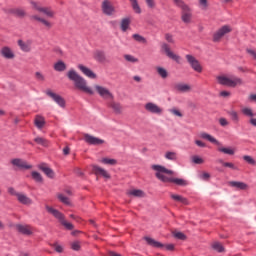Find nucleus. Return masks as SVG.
<instances>
[{
	"instance_id": "0e129e2a",
	"label": "nucleus",
	"mask_w": 256,
	"mask_h": 256,
	"mask_svg": "<svg viewBox=\"0 0 256 256\" xmlns=\"http://www.w3.org/2000/svg\"><path fill=\"white\" fill-rule=\"evenodd\" d=\"M145 1H146L147 6L150 9H154V7H155V0H145Z\"/></svg>"
},
{
	"instance_id": "ddd939ff",
	"label": "nucleus",
	"mask_w": 256,
	"mask_h": 256,
	"mask_svg": "<svg viewBox=\"0 0 256 256\" xmlns=\"http://www.w3.org/2000/svg\"><path fill=\"white\" fill-rule=\"evenodd\" d=\"M84 141L88 145H103V143H105V140L97 138L90 134H84Z\"/></svg>"
},
{
	"instance_id": "7ed1b4c3",
	"label": "nucleus",
	"mask_w": 256,
	"mask_h": 256,
	"mask_svg": "<svg viewBox=\"0 0 256 256\" xmlns=\"http://www.w3.org/2000/svg\"><path fill=\"white\" fill-rule=\"evenodd\" d=\"M217 82L219 85H223L224 87H239V85H243V80L237 76H227V75H220L217 76Z\"/></svg>"
},
{
	"instance_id": "6ab92c4d",
	"label": "nucleus",
	"mask_w": 256,
	"mask_h": 256,
	"mask_svg": "<svg viewBox=\"0 0 256 256\" xmlns=\"http://www.w3.org/2000/svg\"><path fill=\"white\" fill-rule=\"evenodd\" d=\"M0 55L4 59H15V53L9 46H4L0 49Z\"/></svg>"
},
{
	"instance_id": "20e7f679",
	"label": "nucleus",
	"mask_w": 256,
	"mask_h": 256,
	"mask_svg": "<svg viewBox=\"0 0 256 256\" xmlns=\"http://www.w3.org/2000/svg\"><path fill=\"white\" fill-rule=\"evenodd\" d=\"M46 210L48 211V213L53 215V217L58 219L61 225H63V227H65V229H67L68 231H73V229H75V226L71 224V222H68L67 220H65V215H63V213H61L59 210L50 206H46Z\"/></svg>"
},
{
	"instance_id": "9b49d317",
	"label": "nucleus",
	"mask_w": 256,
	"mask_h": 256,
	"mask_svg": "<svg viewBox=\"0 0 256 256\" xmlns=\"http://www.w3.org/2000/svg\"><path fill=\"white\" fill-rule=\"evenodd\" d=\"M101 9L102 13H104V15H107L108 17H111L115 14V6H113L111 1L109 0H103Z\"/></svg>"
},
{
	"instance_id": "49530a36",
	"label": "nucleus",
	"mask_w": 256,
	"mask_h": 256,
	"mask_svg": "<svg viewBox=\"0 0 256 256\" xmlns=\"http://www.w3.org/2000/svg\"><path fill=\"white\" fill-rule=\"evenodd\" d=\"M32 179L36 181L37 183H42L43 182V176L39 172H32Z\"/></svg>"
},
{
	"instance_id": "f257e3e1",
	"label": "nucleus",
	"mask_w": 256,
	"mask_h": 256,
	"mask_svg": "<svg viewBox=\"0 0 256 256\" xmlns=\"http://www.w3.org/2000/svg\"><path fill=\"white\" fill-rule=\"evenodd\" d=\"M153 171H156L155 176L162 181V183H174L179 187H187L189 182L183 178H171L167 177L166 175H173V171L165 168V166L161 165H152Z\"/></svg>"
},
{
	"instance_id": "1a4fd4ad",
	"label": "nucleus",
	"mask_w": 256,
	"mask_h": 256,
	"mask_svg": "<svg viewBox=\"0 0 256 256\" xmlns=\"http://www.w3.org/2000/svg\"><path fill=\"white\" fill-rule=\"evenodd\" d=\"M161 49L162 51H164L169 59H172V61H175L176 63H181V56L175 54L169 47V44L162 43Z\"/></svg>"
},
{
	"instance_id": "69168bd1",
	"label": "nucleus",
	"mask_w": 256,
	"mask_h": 256,
	"mask_svg": "<svg viewBox=\"0 0 256 256\" xmlns=\"http://www.w3.org/2000/svg\"><path fill=\"white\" fill-rule=\"evenodd\" d=\"M223 167H228L229 169H237V167H235V164L231 162L223 163Z\"/></svg>"
},
{
	"instance_id": "7c9ffc66",
	"label": "nucleus",
	"mask_w": 256,
	"mask_h": 256,
	"mask_svg": "<svg viewBox=\"0 0 256 256\" xmlns=\"http://www.w3.org/2000/svg\"><path fill=\"white\" fill-rule=\"evenodd\" d=\"M18 45L21 51H24V53H29V51H31V42H23V40H18Z\"/></svg>"
},
{
	"instance_id": "cd10ccee",
	"label": "nucleus",
	"mask_w": 256,
	"mask_h": 256,
	"mask_svg": "<svg viewBox=\"0 0 256 256\" xmlns=\"http://www.w3.org/2000/svg\"><path fill=\"white\" fill-rule=\"evenodd\" d=\"M174 88L176 91H181L182 93H188V91H191V86L185 83H177Z\"/></svg>"
},
{
	"instance_id": "2f4dec72",
	"label": "nucleus",
	"mask_w": 256,
	"mask_h": 256,
	"mask_svg": "<svg viewBox=\"0 0 256 256\" xmlns=\"http://www.w3.org/2000/svg\"><path fill=\"white\" fill-rule=\"evenodd\" d=\"M144 239L151 247H156L157 249H161L163 247V244H161V242H158L153 238L145 237Z\"/></svg>"
},
{
	"instance_id": "423d86ee",
	"label": "nucleus",
	"mask_w": 256,
	"mask_h": 256,
	"mask_svg": "<svg viewBox=\"0 0 256 256\" xmlns=\"http://www.w3.org/2000/svg\"><path fill=\"white\" fill-rule=\"evenodd\" d=\"M31 8L38 13H43L49 19L55 18V11L51 7H43L39 1H30Z\"/></svg>"
},
{
	"instance_id": "bf43d9fd",
	"label": "nucleus",
	"mask_w": 256,
	"mask_h": 256,
	"mask_svg": "<svg viewBox=\"0 0 256 256\" xmlns=\"http://www.w3.org/2000/svg\"><path fill=\"white\" fill-rule=\"evenodd\" d=\"M165 39L168 43L175 44V38L171 34H165Z\"/></svg>"
},
{
	"instance_id": "aec40b11",
	"label": "nucleus",
	"mask_w": 256,
	"mask_h": 256,
	"mask_svg": "<svg viewBox=\"0 0 256 256\" xmlns=\"http://www.w3.org/2000/svg\"><path fill=\"white\" fill-rule=\"evenodd\" d=\"M92 171L95 175H101L104 179H111V175L107 170L99 167L98 165H92Z\"/></svg>"
},
{
	"instance_id": "72a5a7b5",
	"label": "nucleus",
	"mask_w": 256,
	"mask_h": 256,
	"mask_svg": "<svg viewBox=\"0 0 256 256\" xmlns=\"http://www.w3.org/2000/svg\"><path fill=\"white\" fill-rule=\"evenodd\" d=\"M54 69L61 73L67 70V64H65V62H63L62 60H59L54 64Z\"/></svg>"
},
{
	"instance_id": "603ef678",
	"label": "nucleus",
	"mask_w": 256,
	"mask_h": 256,
	"mask_svg": "<svg viewBox=\"0 0 256 256\" xmlns=\"http://www.w3.org/2000/svg\"><path fill=\"white\" fill-rule=\"evenodd\" d=\"M244 161H246V163H248L249 165H256V161L255 159H253V157L249 156V155H245L243 156Z\"/></svg>"
},
{
	"instance_id": "ea45409f",
	"label": "nucleus",
	"mask_w": 256,
	"mask_h": 256,
	"mask_svg": "<svg viewBox=\"0 0 256 256\" xmlns=\"http://www.w3.org/2000/svg\"><path fill=\"white\" fill-rule=\"evenodd\" d=\"M212 249H214V251H217L218 253H223V251H225V247H223V244H221L220 242L212 243Z\"/></svg>"
},
{
	"instance_id": "37998d69",
	"label": "nucleus",
	"mask_w": 256,
	"mask_h": 256,
	"mask_svg": "<svg viewBox=\"0 0 256 256\" xmlns=\"http://www.w3.org/2000/svg\"><path fill=\"white\" fill-rule=\"evenodd\" d=\"M218 151H220V153H224L225 155H235V150L232 148L221 147L218 148Z\"/></svg>"
},
{
	"instance_id": "8fccbe9b",
	"label": "nucleus",
	"mask_w": 256,
	"mask_h": 256,
	"mask_svg": "<svg viewBox=\"0 0 256 256\" xmlns=\"http://www.w3.org/2000/svg\"><path fill=\"white\" fill-rule=\"evenodd\" d=\"M199 7L202 9V11H207L209 2L207 0H199Z\"/></svg>"
},
{
	"instance_id": "2eb2a0df",
	"label": "nucleus",
	"mask_w": 256,
	"mask_h": 256,
	"mask_svg": "<svg viewBox=\"0 0 256 256\" xmlns=\"http://www.w3.org/2000/svg\"><path fill=\"white\" fill-rule=\"evenodd\" d=\"M95 91L100 95V97H113V93L111 90L105 86H101L99 84L94 85Z\"/></svg>"
},
{
	"instance_id": "c85d7f7f",
	"label": "nucleus",
	"mask_w": 256,
	"mask_h": 256,
	"mask_svg": "<svg viewBox=\"0 0 256 256\" xmlns=\"http://www.w3.org/2000/svg\"><path fill=\"white\" fill-rule=\"evenodd\" d=\"M170 197H171V199H173V201L182 203V205H189V200L181 195L171 194Z\"/></svg>"
},
{
	"instance_id": "774afa93",
	"label": "nucleus",
	"mask_w": 256,
	"mask_h": 256,
	"mask_svg": "<svg viewBox=\"0 0 256 256\" xmlns=\"http://www.w3.org/2000/svg\"><path fill=\"white\" fill-rule=\"evenodd\" d=\"M45 95H47L48 97H57L51 89L46 90Z\"/></svg>"
},
{
	"instance_id": "13d9d810",
	"label": "nucleus",
	"mask_w": 256,
	"mask_h": 256,
	"mask_svg": "<svg viewBox=\"0 0 256 256\" xmlns=\"http://www.w3.org/2000/svg\"><path fill=\"white\" fill-rule=\"evenodd\" d=\"M200 179H202L203 181H209V179H211V174H209L207 172H203L200 175Z\"/></svg>"
},
{
	"instance_id": "f8f14e48",
	"label": "nucleus",
	"mask_w": 256,
	"mask_h": 256,
	"mask_svg": "<svg viewBox=\"0 0 256 256\" xmlns=\"http://www.w3.org/2000/svg\"><path fill=\"white\" fill-rule=\"evenodd\" d=\"M144 108L148 113H152L153 115H163V108L153 102L146 103Z\"/></svg>"
},
{
	"instance_id": "dca6fc26",
	"label": "nucleus",
	"mask_w": 256,
	"mask_h": 256,
	"mask_svg": "<svg viewBox=\"0 0 256 256\" xmlns=\"http://www.w3.org/2000/svg\"><path fill=\"white\" fill-rule=\"evenodd\" d=\"M78 69L83 73V75H85V77H88V79H97V74H95V72H93L89 67L79 64Z\"/></svg>"
},
{
	"instance_id": "79ce46f5",
	"label": "nucleus",
	"mask_w": 256,
	"mask_h": 256,
	"mask_svg": "<svg viewBox=\"0 0 256 256\" xmlns=\"http://www.w3.org/2000/svg\"><path fill=\"white\" fill-rule=\"evenodd\" d=\"M52 99H53L54 103H57V105H59V107H65V105H66L65 98L53 97Z\"/></svg>"
},
{
	"instance_id": "6e6d98bb",
	"label": "nucleus",
	"mask_w": 256,
	"mask_h": 256,
	"mask_svg": "<svg viewBox=\"0 0 256 256\" xmlns=\"http://www.w3.org/2000/svg\"><path fill=\"white\" fill-rule=\"evenodd\" d=\"M218 123H219V125H221V127H228L229 120L222 117V118H219Z\"/></svg>"
},
{
	"instance_id": "9d476101",
	"label": "nucleus",
	"mask_w": 256,
	"mask_h": 256,
	"mask_svg": "<svg viewBox=\"0 0 256 256\" xmlns=\"http://www.w3.org/2000/svg\"><path fill=\"white\" fill-rule=\"evenodd\" d=\"M11 165L13 167H17L18 169L27 171L29 169H33V165L29 164L27 161L21 159V158H14L11 160Z\"/></svg>"
},
{
	"instance_id": "393cba45",
	"label": "nucleus",
	"mask_w": 256,
	"mask_h": 256,
	"mask_svg": "<svg viewBox=\"0 0 256 256\" xmlns=\"http://www.w3.org/2000/svg\"><path fill=\"white\" fill-rule=\"evenodd\" d=\"M93 58L95 59V61H98V63H105L107 59L105 56V52H103L102 50H95L93 53Z\"/></svg>"
},
{
	"instance_id": "a211bd4d",
	"label": "nucleus",
	"mask_w": 256,
	"mask_h": 256,
	"mask_svg": "<svg viewBox=\"0 0 256 256\" xmlns=\"http://www.w3.org/2000/svg\"><path fill=\"white\" fill-rule=\"evenodd\" d=\"M16 231L22 235H33V227L29 225L16 224Z\"/></svg>"
},
{
	"instance_id": "c03bdc74",
	"label": "nucleus",
	"mask_w": 256,
	"mask_h": 256,
	"mask_svg": "<svg viewBox=\"0 0 256 256\" xmlns=\"http://www.w3.org/2000/svg\"><path fill=\"white\" fill-rule=\"evenodd\" d=\"M100 163H103L104 165H115L117 163V160L111 158H102L100 160Z\"/></svg>"
},
{
	"instance_id": "e2e57ef3",
	"label": "nucleus",
	"mask_w": 256,
	"mask_h": 256,
	"mask_svg": "<svg viewBox=\"0 0 256 256\" xmlns=\"http://www.w3.org/2000/svg\"><path fill=\"white\" fill-rule=\"evenodd\" d=\"M8 193L10 195H13L14 197H17V195H19V192L15 191V188L13 187L8 188Z\"/></svg>"
},
{
	"instance_id": "473e14b6",
	"label": "nucleus",
	"mask_w": 256,
	"mask_h": 256,
	"mask_svg": "<svg viewBox=\"0 0 256 256\" xmlns=\"http://www.w3.org/2000/svg\"><path fill=\"white\" fill-rule=\"evenodd\" d=\"M128 195H130V197L143 198V197H145V192L143 190H139V189H132V190L128 191Z\"/></svg>"
},
{
	"instance_id": "bb28decb",
	"label": "nucleus",
	"mask_w": 256,
	"mask_h": 256,
	"mask_svg": "<svg viewBox=\"0 0 256 256\" xmlns=\"http://www.w3.org/2000/svg\"><path fill=\"white\" fill-rule=\"evenodd\" d=\"M34 125L37 129H43V127H45V118L41 115H36Z\"/></svg>"
},
{
	"instance_id": "680f3d73",
	"label": "nucleus",
	"mask_w": 256,
	"mask_h": 256,
	"mask_svg": "<svg viewBox=\"0 0 256 256\" xmlns=\"http://www.w3.org/2000/svg\"><path fill=\"white\" fill-rule=\"evenodd\" d=\"M35 77L37 81H45V76L41 72H36Z\"/></svg>"
},
{
	"instance_id": "3c124183",
	"label": "nucleus",
	"mask_w": 256,
	"mask_h": 256,
	"mask_svg": "<svg viewBox=\"0 0 256 256\" xmlns=\"http://www.w3.org/2000/svg\"><path fill=\"white\" fill-rule=\"evenodd\" d=\"M192 161L193 163H195V165H203V163H205V160H203V158L195 155L192 157Z\"/></svg>"
},
{
	"instance_id": "4468645a",
	"label": "nucleus",
	"mask_w": 256,
	"mask_h": 256,
	"mask_svg": "<svg viewBox=\"0 0 256 256\" xmlns=\"http://www.w3.org/2000/svg\"><path fill=\"white\" fill-rule=\"evenodd\" d=\"M84 141L88 145H103V143H105V140L97 138L90 134H84Z\"/></svg>"
},
{
	"instance_id": "a19ab883",
	"label": "nucleus",
	"mask_w": 256,
	"mask_h": 256,
	"mask_svg": "<svg viewBox=\"0 0 256 256\" xmlns=\"http://www.w3.org/2000/svg\"><path fill=\"white\" fill-rule=\"evenodd\" d=\"M241 111H242L243 115H245L246 117H251V119H253V117L256 116V114L253 112V110L251 108L244 107V108H242Z\"/></svg>"
},
{
	"instance_id": "b1692460",
	"label": "nucleus",
	"mask_w": 256,
	"mask_h": 256,
	"mask_svg": "<svg viewBox=\"0 0 256 256\" xmlns=\"http://www.w3.org/2000/svg\"><path fill=\"white\" fill-rule=\"evenodd\" d=\"M131 27V17H125L122 18L120 21V29L123 33H126V31Z\"/></svg>"
},
{
	"instance_id": "f3484780",
	"label": "nucleus",
	"mask_w": 256,
	"mask_h": 256,
	"mask_svg": "<svg viewBox=\"0 0 256 256\" xmlns=\"http://www.w3.org/2000/svg\"><path fill=\"white\" fill-rule=\"evenodd\" d=\"M228 185L229 187L236 189V191H247L249 189V185L241 181H230L228 182Z\"/></svg>"
},
{
	"instance_id": "6e6552de",
	"label": "nucleus",
	"mask_w": 256,
	"mask_h": 256,
	"mask_svg": "<svg viewBox=\"0 0 256 256\" xmlns=\"http://www.w3.org/2000/svg\"><path fill=\"white\" fill-rule=\"evenodd\" d=\"M185 57L193 71H196V73H203V66H201V63L195 56L188 54Z\"/></svg>"
},
{
	"instance_id": "c756f323",
	"label": "nucleus",
	"mask_w": 256,
	"mask_h": 256,
	"mask_svg": "<svg viewBox=\"0 0 256 256\" xmlns=\"http://www.w3.org/2000/svg\"><path fill=\"white\" fill-rule=\"evenodd\" d=\"M10 12L12 13V15H15V17H19L20 19H23V17H26L27 15V12H25V10L22 8H13L12 10H10Z\"/></svg>"
},
{
	"instance_id": "338daca9",
	"label": "nucleus",
	"mask_w": 256,
	"mask_h": 256,
	"mask_svg": "<svg viewBox=\"0 0 256 256\" xmlns=\"http://www.w3.org/2000/svg\"><path fill=\"white\" fill-rule=\"evenodd\" d=\"M54 249L57 253H63V246L59 244H54Z\"/></svg>"
},
{
	"instance_id": "39448f33",
	"label": "nucleus",
	"mask_w": 256,
	"mask_h": 256,
	"mask_svg": "<svg viewBox=\"0 0 256 256\" xmlns=\"http://www.w3.org/2000/svg\"><path fill=\"white\" fill-rule=\"evenodd\" d=\"M173 3L176 7H180L182 10L181 19L183 23H191V19H193V12H191V8H189L183 0H173Z\"/></svg>"
},
{
	"instance_id": "c9c22d12",
	"label": "nucleus",
	"mask_w": 256,
	"mask_h": 256,
	"mask_svg": "<svg viewBox=\"0 0 256 256\" xmlns=\"http://www.w3.org/2000/svg\"><path fill=\"white\" fill-rule=\"evenodd\" d=\"M164 158L167 159V161H177V152L166 151L164 154Z\"/></svg>"
},
{
	"instance_id": "f03ea898",
	"label": "nucleus",
	"mask_w": 256,
	"mask_h": 256,
	"mask_svg": "<svg viewBox=\"0 0 256 256\" xmlns=\"http://www.w3.org/2000/svg\"><path fill=\"white\" fill-rule=\"evenodd\" d=\"M67 77L70 81H73L74 87L80 91H84L88 95H95V91L91 87L87 86V80L77 73V71L71 69L67 72Z\"/></svg>"
},
{
	"instance_id": "58836bf2",
	"label": "nucleus",
	"mask_w": 256,
	"mask_h": 256,
	"mask_svg": "<svg viewBox=\"0 0 256 256\" xmlns=\"http://www.w3.org/2000/svg\"><path fill=\"white\" fill-rule=\"evenodd\" d=\"M35 143H37L38 145H42V147H49V141H47V139L43 138V137H36L34 139Z\"/></svg>"
},
{
	"instance_id": "a878e982",
	"label": "nucleus",
	"mask_w": 256,
	"mask_h": 256,
	"mask_svg": "<svg viewBox=\"0 0 256 256\" xmlns=\"http://www.w3.org/2000/svg\"><path fill=\"white\" fill-rule=\"evenodd\" d=\"M30 19H32V21H38L39 23H43L45 27H48V29H51L53 27V24H51V22L44 18H41L39 15H32Z\"/></svg>"
},
{
	"instance_id": "f704fd0d",
	"label": "nucleus",
	"mask_w": 256,
	"mask_h": 256,
	"mask_svg": "<svg viewBox=\"0 0 256 256\" xmlns=\"http://www.w3.org/2000/svg\"><path fill=\"white\" fill-rule=\"evenodd\" d=\"M200 137L202 139H206L207 141H210V143H214L215 145H219V141H217V139H215V137L211 136L208 133L203 132V133L200 134Z\"/></svg>"
},
{
	"instance_id": "4be33fe9",
	"label": "nucleus",
	"mask_w": 256,
	"mask_h": 256,
	"mask_svg": "<svg viewBox=\"0 0 256 256\" xmlns=\"http://www.w3.org/2000/svg\"><path fill=\"white\" fill-rule=\"evenodd\" d=\"M109 107L116 113V115H121V113H123V106H121L119 102H115V100L109 102Z\"/></svg>"
},
{
	"instance_id": "4c0bfd02",
	"label": "nucleus",
	"mask_w": 256,
	"mask_h": 256,
	"mask_svg": "<svg viewBox=\"0 0 256 256\" xmlns=\"http://www.w3.org/2000/svg\"><path fill=\"white\" fill-rule=\"evenodd\" d=\"M156 71L158 75L161 76L162 79H167V77H169V72H167V70L163 67H157Z\"/></svg>"
},
{
	"instance_id": "052dcab7",
	"label": "nucleus",
	"mask_w": 256,
	"mask_h": 256,
	"mask_svg": "<svg viewBox=\"0 0 256 256\" xmlns=\"http://www.w3.org/2000/svg\"><path fill=\"white\" fill-rule=\"evenodd\" d=\"M71 249H73V251H79L81 249V244H79V242H73L71 244Z\"/></svg>"
},
{
	"instance_id": "de8ad7c7",
	"label": "nucleus",
	"mask_w": 256,
	"mask_h": 256,
	"mask_svg": "<svg viewBox=\"0 0 256 256\" xmlns=\"http://www.w3.org/2000/svg\"><path fill=\"white\" fill-rule=\"evenodd\" d=\"M125 61H128L129 63H139V59H137L135 56L126 54L124 55Z\"/></svg>"
},
{
	"instance_id": "5fc2aeb1",
	"label": "nucleus",
	"mask_w": 256,
	"mask_h": 256,
	"mask_svg": "<svg viewBox=\"0 0 256 256\" xmlns=\"http://www.w3.org/2000/svg\"><path fill=\"white\" fill-rule=\"evenodd\" d=\"M169 113L175 115V117H183V113H181V111H179L177 108L169 109Z\"/></svg>"
},
{
	"instance_id": "5701e85b",
	"label": "nucleus",
	"mask_w": 256,
	"mask_h": 256,
	"mask_svg": "<svg viewBox=\"0 0 256 256\" xmlns=\"http://www.w3.org/2000/svg\"><path fill=\"white\" fill-rule=\"evenodd\" d=\"M38 167L50 179H53V177H55V172H53V169L49 168V166H47V164L42 163Z\"/></svg>"
},
{
	"instance_id": "4d7b16f0",
	"label": "nucleus",
	"mask_w": 256,
	"mask_h": 256,
	"mask_svg": "<svg viewBox=\"0 0 256 256\" xmlns=\"http://www.w3.org/2000/svg\"><path fill=\"white\" fill-rule=\"evenodd\" d=\"M132 7L135 13H141V7H139V3H137V0L136 2H132Z\"/></svg>"
},
{
	"instance_id": "412c9836",
	"label": "nucleus",
	"mask_w": 256,
	"mask_h": 256,
	"mask_svg": "<svg viewBox=\"0 0 256 256\" xmlns=\"http://www.w3.org/2000/svg\"><path fill=\"white\" fill-rule=\"evenodd\" d=\"M16 199L21 203V205H33V200L29 198V196H27L25 193L19 192Z\"/></svg>"
},
{
	"instance_id": "09e8293b",
	"label": "nucleus",
	"mask_w": 256,
	"mask_h": 256,
	"mask_svg": "<svg viewBox=\"0 0 256 256\" xmlns=\"http://www.w3.org/2000/svg\"><path fill=\"white\" fill-rule=\"evenodd\" d=\"M58 199L61 201V203H64V205H71V200H69V198L63 194H58Z\"/></svg>"
},
{
	"instance_id": "a18cd8bd",
	"label": "nucleus",
	"mask_w": 256,
	"mask_h": 256,
	"mask_svg": "<svg viewBox=\"0 0 256 256\" xmlns=\"http://www.w3.org/2000/svg\"><path fill=\"white\" fill-rule=\"evenodd\" d=\"M228 115L234 123H239V114L236 111H230L228 112Z\"/></svg>"
},
{
	"instance_id": "864d4df0",
	"label": "nucleus",
	"mask_w": 256,
	"mask_h": 256,
	"mask_svg": "<svg viewBox=\"0 0 256 256\" xmlns=\"http://www.w3.org/2000/svg\"><path fill=\"white\" fill-rule=\"evenodd\" d=\"M173 236L176 239H180V241H185L187 239V236H185L182 232H173Z\"/></svg>"
},
{
	"instance_id": "e433bc0d",
	"label": "nucleus",
	"mask_w": 256,
	"mask_h": 256,
	"mask_svg": "<svg viewBox=\"0 0 256 256\" xmlns=\"http://www.w3.org/2000/svg\"><path fill=\"white\" fill-rule=\"evenodd\" d=\"M132 39L136 41V43H141L142 45H147V38L143 37L141 34H133Z\"/></svg>"
},
{
	"instance_id": "0eeeda50",
	"label": "nucleus",
	"mask_w": 256,
	"mask_h": 256,
	"mask_svg": "<svg viewBox=\"0 0 256 256\" xmlns=\"http://www.w3.org/2000/svg\"><path fill=\"white\" fill-rule=\"evenodd\" d=\"M233 31V28L229 25H224L221 28H219L214 34H213V41L214 43H219L225 35H229Z\"/></svg>"
}]
</instances>
